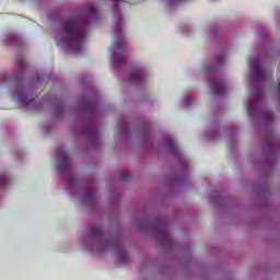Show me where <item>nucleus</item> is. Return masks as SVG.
Segmentation results:
<instances>
[{
    "label": "nucleus",
    "mask_w": 280,
    "mask_h": 280,
    "mask_svg": "<svg viewBox=\"0 0 280 280\" xmlns=\"http://www.w3.org/2000/svg\"><path fill=\"white\" fill-rule=\"evenodd\" d=\"M89 27L82 15H73L65 20L56 35L58 47L71 54H80L86 45Z\"/></svg>",
    "instance_id": "f257e3e1"
},
{
    "label": "nucleus",
    "mask_w": 280,
    "mask_h": 280,
    "mask_svg": "<svg viewBox=\"0 0 280 280\" xmlns=\"http://www.w3.org/2000/svg\"><path fill=\"white\" fill-rule=\"evenodd\" d=\"M110 1L114 5L113 14L116 19L115 36L116 42L112 48V58L115 67L126 62V51H124V27L126 26V15L124 14V3L127 0H98Z\"/></svg>",
    "instance_id": "f03ea898"
},
{
    "label": "nucleus",
    "mask_w": 280,
    "mask_h": 280,
    "mask_svg": "<svg viewBox=\"0 0 280 280\" xmlns=\"http://www.w3.org/2000/svg\"><path fill=\"white\" fill-rule=\"evenodd\" d=\"M81 244L85 250H91L92 253L94 250L102 252L110 246V240L104 234L102 228H94L90 236H84L81 240Z\"/></svg>",
    "instance_id": "7ed1b4c3"
},
{
    "label": "nucleus",
    "mask_w": 280,
    "mask_h": 280,
    "mask_svg": "<svg viewBox=\"0 0 280 280\" xmlns=\"http://www.w3.org/2000/svg\"><path fill=\"white\" fill-rule=\"evenodd\" d=\"M56 161L57 163H59L57 165V170L58 172H60V174H62L69 187H75V175L71 173V167L69 166V155L67 154V151H65V149H58L56 153Z\"/></svg>",
    "instance_id": "20e7f679"
},
{
    "label": "nucleus",
    "mask_w": 280,
    "mask_h": 280,
    "mask_svg": "<svg viewBox=\"0 0 280 280\" xmlns=\"http://www.w3.org/2000/svg\"><path fill=\"white\" fill-rule=\"evenodd\" d=\"M249 67L252 70V82H264L269 80V78H275L272 70L261 67V61L259 59H250Z\"/></svg>",
    "instance_id": "39448f33"
},
{
    "label": "nucleus",
    "mask_w": 280,
    "mask_h": 280,
    "mask_svg": "<svg viewBox=\"0 0 280 280\" xmlns=\"http://www.w3.org/2000/svg\"><path fill=\"white\" fill-rule=\"evenodd\" d=\"M159 152H170L174 156H178L184 165L187 164V161L183 156L180 147L176 143V140L172 136H165L159 144Z\"/></svg>",
    "instance_id": "423d86ee"
},
{
    "label": "nucleus",
    "mask_w": 280,
    "mask_h": 280,
    "mask_svg": "<svg viewBox=\"0 0 280 280\" xmlns=\"http://www.w3.org/2000/svg\"><path fill=\"white\" fill-rule=\"evenodd\" d=\"M148 79V69L136 68L129 74V82L131 84H143Z\"/></svg>",
    "instance_id": "0eeeda50"
},
{
    "label": "nucleus",
    "mask_w": 280,
    "mask_h": 280,
    "mask_svg": "<svg viewBox=\"0 0 280 280\" xmlns=\"http://www.w3.org/2000/svg\"><path fill=\"white\" fill-rule=\"evenodd\" d=\"M16 102L22 107L32 106L34 104V97L30 93L21 88H16Z\"/></svg>",
    "instance_id": "6e6552de"
},
{
    "label": "nucleus",
    "mask_w": 280,
    "mask_h": 280,
    "mask_svg": "<svg viewBox=\"0 0 280 280\" xmlns=\"http://www.w3.org/2000/svg\"><path fill=\"white\" fill-rule=\"evenodd\" d=\"M210 91L217 96L224 95L226 85H224V81L222 79H214L210 82Z\"/></svg>",
    "instance_id": "1a4fd4ad"
},
{
    "label": "nucleus",
    "mask_w": 280,
    "mask_h": 280,
    "mask_svg": "<svg viewBox=\"0 0 280 280\" xmlns=\"http://www.w3.org/2000/svg\"><path fill=\"white\" fill-rule=\"evenodd\" d=\"M8 183H10V177L5 174L0 175V189H5Z\"/></svg>",
    "instance_id": "9d476101"
},
{
    "label": "nucleus",
    "mask_w": 280,
    "mask_h": 280,
    "mask_svg": "<svg viewBox=\"0 0 280 280\" xmlns=\"http://www.w3.org/2000/svg\"><path fill=\"white\" fill-rule=\"evenodd\" d=\"M213 71V68L209 65H203L200 70L199 73L200 75H207V73H211Z\"/></svg>",
    "instance_id": "9b49d317"
},
{
    "label": "nucleus",
    "mask_w": 280,
    "mask_h": 280,
    "mask_svg": "<svg viewBox=\"0 0 280 280\" xmlns=\"http://www.w3.org/2000/svg\"><path fill=\"white\" fill-rule=\"evenodd\" d=\"M180 104L184 107L191 106V96H189V95L183 96Z\"/></svg>",
    "instance_id": "f8f14e48"
},
{
    "label": "nucleus",
    "mask_w": 280,
    "mask_h": 280,
    "mask_svg": "<svg viewBox=\"0 0 280 280\" xmlns=\"http://www.w3.org/2000/svg\"><path fill=\"white\" fill-rule=\"evenodd\" d=\"M217 65H224L226 62V55L220 54L215 57Z\"/></svg>",
    "instance_id": "ddd939ff"
},
{
    "label": "nucleus",
    "mask_w": 280,
    "mask_h": 280,
    "mask_svg": "<svg viewBox=\"0 0 280 280\" xmlns=\"http://www.w3.org/2000/svg\"><path fill=\"white\" fill-rule=\"evenodd\" d=\"M166 5H178L185 0H163Z\"/></svg>",
    "instance_id": "4468645a"
},
{
    "label": "nucleus",
    "mask_w": 280,
    "mask_h": 280,
    "mask_svg": "<svg viewBox=\"0 0 280 280\" xmlns=\"http://www.w3.org/2000/svg\"><path fill=\"white\" fill-rule=\"evenodd\" d=\"M94 200H95V194L89 192V194L85 195V201L86 202H94Z\"/></svg>",
    "instance_id": "2eb2a0df"
},
{
    "label": "nucleus",
    "mask_w": 280,
    "mask_h": 280,
    "mask_svg": "<svg viewBox=\"0 0 280 280\" xmlns=\"http://www.w3.org/2000/svg\"><path fill=\"white\" fill-rule=\"evenodd\" d=\"M88 12H89L90 16H95V14H97V9L93 5H89Z\"/></svg>",
    "instance_id": "dca6fc26"
},
{
    "label": "nucleus",
    "mask_w": 280,
    "mask_h": 280,
    "mask_svg": "<svg viewBox=\"0 0 280 280\" xmlns=\"http://www.w3.org/2000/svg\"><path fill=\"white\" fill-rule=\"evenodd\" d=\"M208 139H218L217 129H214L211 133H208Z\"/></svg>",
    "instance_id": "f3484780"
},
{
    "label": "nucleus",
    "mask_w": 280,
    "mask_h": 280,
    "mask_svg": "<svg viewBox=\"0 0 280 280\" xmlns=\"http://www.w3.org/2000/svg\"><path fill=\"white\" fill-rule=\"evenodd\" d=\"M252 101L254 104H257V102H259V96H253Z\"/></svg>",
    "instance_id": "a211bd4d"
},
{
    "label": "nucleus",
    "mask_w": 280,
    "mask_h": 280,
    "mask_svg": "<svg viewBox=\"0 0 280 280\" xmlns=\"http://www.w3.org/2000/svg\"><path fill=\"white\" fill-rule=\"evenodd\" d=\"M270 119H272V114L267 113V114H266V120H267V121H270Z\"/></svg>",
    "instance_id": "6ab92c4d"
},
{
    "label": "nucleus",
    "mask_w": 280,
    "mask_h": 280,
    "mask_svg": "<svg viewBox=\"0 0 280 280\" xmlns=\"http://www.w3.org/2000/svg\"><path fill=\"white\" fill-rule=\"evenodd\" d=\"M247 112L249 113V115H253L254 109L250 105H247Z\"/></svg>",
    "instance_id": "aec40b11"
},
{
    "label": "nucleus",
    "mask_w": 280,
    "mask_h": 280,
    "mask_svg": "<svg viewBox=\"0 0 280 280\" xmlns=\"http://www.w3.org/2000/svg\"><path fill=\"white\" fill-rule=\"evenodd\" d=\"M18 65H19V67H20V68H23V67H24V65H25V61H23V60H19V61H18Z\"/></svg>",
    "instance_id": "412c9836"
},
{
    "label": "nucleus",
    "mask_w": 280,
    "mask_h": 280,
    "mask_svg": "<svg viewBox=\"0 0 280 280\" xmlns=\"http://www.w3.org/2000/svg\"><path fill=\"white\" fill-rule=\"evenodd\" d=\"M118 257H119V259H121V257H126V254L120 253V254L118 255Z\"/></svg>",
    "instance_id": "4be33fe9"
}]
</instances>
